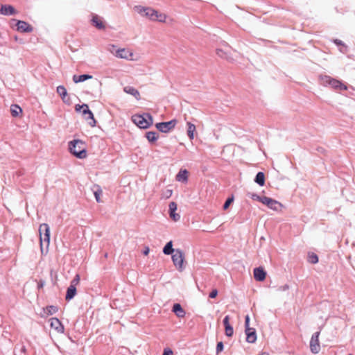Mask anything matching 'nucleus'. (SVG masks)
I'll return each mask as SVG.
<instances>
[{
	"mask_svg": "<svg viewBox=\"0 0 355 355\" xmlns=\"http://www.w3.org/2000/svg\"><path fill=\"white\" fill-rule=\"evenodd\" d=\"M84 142L79 139H74L69 142V150L71 155L78 159H84L87 157V149L84 147L78 146V144L84 145Z\"/></svg>",
	"mask_w": 355,
	"mask_h": 355,
	"instance_id": "obj_3",
	"label": "nucleus"
},
{
	"mask_svg": "<svg viewBox=\"0 0 355 355\" xmlns=\"http://www.w3.org/2000/svg\"><path fill=\"white\" fill-rule=\"evenodd\" d=\"M75 111L76 112H81L82 115L86 120H90L89 121V124L91 127H95L96 125L97 121L95 119L94 115L92 110L89 109V105L87 104H76L75 105Z\"/></svg>",
	"mask_w": 355,
	"mask_h": 355,
	"instance_id": "obj_4",
	"label": "nucleus"
},
{
	"mask_svg": "<svg viewBox=\"0 0 355 355\" xmlns=\"http://www.w3.org/2000/svg\"><path fill=\"white\" fill-rule=\"evenodd\" d=\"M134 10L135 12H138L143 17H146L149 18L150 20L154 21L155 17H157V10L150 8V7H144L142 6H135L134 7Z\"/></svg>",
	"mask_w": 355,
	"mask_h": 355,
	"instance_id": "obj_6",
	"label": "nucleus"
},
{
	"mask_svg": "<svg viewBox=\"0 0 355 355\" xmlns=\"http://www.w3.org/2000/svg\"><path fill=\"white\" fill-rule=\"evenodd\" d=\"M261 203L267 206L269 209L274 211H278L280 208L282 207V205L281 202L268 196H264V198Z\"/></svg>",
	"mask_w": 355,
	"mask_h": 355,
	"instance_id": "obj_10",
	"label": "nucleus"
},
{
	"mask_svg": "<svg viewBox=\"0 0 355 355\" xmlns=\"http://www.w3.org/2000/svg\"><path fill=\"white\" fill-rule=\"evenodd\" d=\"M245 341L248 343H254L257 339L256 329L253 327L245 329Z\"/></svg>",
	"mask_w": 355,
	"mask_h": 355,
	"instance_id": "obj_17",
	"label": "nucleus"
},
{
	"mask_svg": "<svg viewBox=\"0 0 355 355\" xmlns=\"http://www.w3.org/2000/svg\"><path fill=\"white\" fill-rule=\"evenodd\" d=\"M250 316H249V315H246L245 316V322H244L245 329L251 328L250 327Z\"/></svg>",
	"mask_w": 355,
	"mask_h": 355,
	"instance_id": "obj_45",
	"label": "nucleus"
},
{
	"mask_svg": "<svg viewBox=\"0 0 355 355\" xmlns=\"http://www.w3.org/2000/svg\"><path fill=\"white\" fill-rule=\"evenodd\" d=\"M39 234L40 239L41 248L42 249V242L46 243L48 247L50 243L51 232L50 227L47 223H42L39 227Z\"/></svg>",
	"mask_w": 355,
	"mask_h": 355,
	"instance_id": "obj_7",
	"label": "nucleus"
},
{
	"mask_svg": "<svg viewBox=\"0 0 355 355\" xmlns=\"http://www.w3.org/2000/svg\"><path fill=\"white\" fill-rule=\"evenodd\" d=\"M189 171L186 168H181L175 176V180L182 183H187L189 179Z\"/></svg>",
	"mask_w": 355,
	"mask_h": 355,
	"instance_id": "obj_18",
	"label": "nucleus"
},
{
	"mask_svg": "<svg viewBox=\"0 0 355 355\" xmlns=\"http://www.w3.org/2000/svg\"><path fill=\"white\" fill-rule=\"evenodd\" d=\"M91 24L98 30H105L106 28L105 22L103 18L96 14H92Z\"/></svg>",
	"mask_w": 355,
	"mask_h": 355,
	"instance_id": "obj_11",
	"label": "nucleus"
},
{
	"mask_svg": "<svg viewBox=\"0 0 355 355\" xmlns=\"http://www.w3.org/2000/svg\"><path fill=\"white\" fill-rule=\"evenodd\" d=\"M320 331H316L315 332L310 340V349L311 352L313 354H318L320 349V343H319V336H320Z\"/></svg>",
	"mask_w": 355,
	"mask_h": 355,
	"instance_id": "obj_9",
	"label": "nucleus"
},
{
	"mask_svg": "<svg viewBox=\"0 0 355 355\" xmlns=\"http://www.w3.org/2000/svg\"><path fill=\"white\" fill-rule=\"evenodd\" d=\"M224 349V344L222 341H218L216 344V353L218 355Z\"/></svg>",
	"mask_w": 355,
	"mask_h": 355,
	"instance_id": "obj_38",
	"label": "nucleus"
},
{
	"mask_svg": "<svg viewBox=\"0 0 355 355\" xmlns=\"http://www.w3.org/2000/svg\"><path fill=\"white\" fill-rule=\"evenodd\" d=\"M13 21H15L16 30L21 33H31L33 30V27L26 21L15 19Z\"/></svg>",
	"mask_w": 355,
	"mask_h": 355,
	"instance_id": "obj_8",
	"label": "nucleus"
},
{
	"mask_svg": "<svg viewBox=\"0 0 355 355\" xmlns=\"http://www.w3.org/2000/svg\"><path fill=\"white\" fill-rule=\"evenodd\" d=\"M187 136L191 140H192L195 137V132L196 131V125L189 121H188L187 123Z\"/></svg>",
	"mask_w": 355,
	"mask_h": 355,
	"instance_id": "obj_27",
	"label": "nucleus"
},
{
	"mask_svg": "<svg viewBox=\"0 0 355 355\" xmlns=\"http://www.w3.org/2000/svg\"><path fill=\"white\" fill-rule=\"evenodd\" d=\"M95 189L93 191L95 199L97 202H101V196L102 194V189L100 186L94 185Z\"/></svg>",
	"mask_w": 355,
	"mask_h": 355,
	"instance_id": "obj_32",
	"label": "nucleus"
},
{
	"mask_svg": "<svg viewBox=\"0 0 355 355\" xmlns=\"http://www.w3.org/2000/svg\"><path fill=\"white\" fill-rule=\"evenodd\" d=\"M116 57L123 59H130L132 56V53L128 50L123 48L118 49L115 53Z\"/></svg>",
	"mask_w": 355,
	"mask_h": 355,
	"instance_id": "obj_21",
	"label": "nucleus"
},
{
	"mask_svg": "<svg viewBox=\"0 0 355 355\" xmlns=\"http://www.w3.org/2000/svg\"><path fill=\"white\" fill-rule=\"evenodd\" d=\"M333 43L336 44L337 46H343L345 49L347 48V46L345 44V43L339 39H334Z\"/></svg>",
	"mask_w": 355,
	"mask_h": 355,
	"instance_id": "obj_42",
	"label": "nucleus"
},
{
	"mask_svg": "<svg viewBox=\"0 0 355 355\" xmlns=\"http://www.w3.org/2000/svg\"><path fill=\"white\" fill-rule=\"evenodd\" d=\"M80 279V275L76 274L73 279L71 281L70 286H73L76 287V286L79 284Z\"/></svg>",
	"mask_w": 355,
	"mask_h": 355,
	"instance_id": "obj_40",
	"label": "nucleus"
},
{
	"mask_svg": "<svg viewBox=\"0 0 355 355\" xmlns=\"http://www.w3.org/2000/svg\"><path fill=\"white\" fill-rule=\"evenodd\" d=\"M165 122L166 123L168 131L170 132L171 130H173L175 127V125L178 123V121L175 119H173L170 121H165Z\"/></svg>",
	"mask_w": 355,
	"mask_h": 355,
	"instance_id": "obj_35",
	"label": "nucleus"
},
{
	"mask_svg": "<svg viewBox=\"0 0 355 355\" xmlns=\"http://www.w3.org/2000/svg\"><path fill=\"white\" fill-rule=\"evenodd\" d=\"M348 355H353L352 354H349Z\"/></svg>",
	"mask_w": 355,
	"mask_h": 355,
	"instance_id": "obj_54",
	"label": "nucleus"
},
{
	"mask_svg": "<svg viewBox=\"0 0 355 355\" xmlns=\"http://www.w3.org/2000/svg\"><path fill=\"white\" fill-rule=\"evenodd\" d=\"M149 252H150V248L148 246H146L144 248V249L143 250L142 253L144 255L146 256L149 254Z\"/></svg>",
	"mask_w": 355,
	"mask_h": 355,
	"instance_id": "obj_48",
	"label": "nucleus"
},
{
	"mask_svg": "<svg viewBox=\"0 0 355 355\" xmlns=\"http://www.w3.org/2000/svg\"><path fill=\"white\" fill-rule=\"evenodd\" d=\"M173 241H168L164 246V248L162 249V252L165 255H171L176 251V249L173 248Z\"/></svg>",
	"mask_w": 355,
	"mask_h": 355,
	"instance_id": "obj_24",
	"label": "nucleus"
},
{
	"mask_svg": "<svg viewBox=\"0 0 355 355\" xmlns=\"http://www.w3.org/2000/svg\"><path fill=\"white\" fill-rule=\"evenodd\" d=\"M95 81H96V83H97V84H98V85H101V83H100V82H98L96 79V80H95Z\"/></svg>",
	"mask_w": 355,
	"mask_h": 355,
	"instance_id": "obj_53",
	"label": "nucleus"
},
{
	"mask_svg": "<svg viewBox=\"0 0 355 355\" xmlns=\"http://www.w3.org/2000/svg\"><path fill=\"white\" fill-rule=\"evenodd\" d=\"M322 150H323V148H318V151L322 152Z\"/></svg>",
	"mask_w": 355,
	"mask_h": 355,
	"instance_id": "obj_51",
	"label": "nucleus"
},
{
	"mask_svg": "<svg viewBox=\"0 0 355 355\" xmlns=\"http://www.w3.org/2000/svg\"><path fill=\"white\" fill-rule=\"evenodd\" d=\"M132 121L140 129H148L153 124V117L148 112L136 114L132 116Z\"/></svg>",
	"mask_w": 355,
	"mask_h": 355,
	"instance_id": "obj_1",
	"label": "nucleus"
},
{
	"mask_svg": "<svg viewBox=\"0 0 355 355\" xmlns=\"http://www.w3.org/2000/svg\"><path fill=\"white\" fill-rule=\"evenodd\" d=\"M92 78L93 76L89 73H83L80 75H73L72 79L75 83H79L92 79Z\"/></svg>",
	"mask_w": 355,
	"mask_h": 355,
	"instance_id": "obj_22",
	"label": "nucleus"
},
{
	"mask_svg": "<svg viewBox=\"0 0 355 355\" xmlns=\"http://www.w3.org/2000/svg\"><path fill=\"white\" fill-rule=\"evenodd\" d=\"M254 278L257 282H263L267 275V272L262 266L256 267L253 270Z\"/></svg>",
	"mask_w": 355,
	"mask_h": 355,
	"instance_id": "obj_14",
	"label": "nucleus"
},
{
	"mask_svg": "<svg viewBox=\"0 0 355 355\" xmlns=\"http://www.w3.org/2000/svg\"><path fill=\"white\" fill-rule=\"evenodd\" d=\"M216 54L218 57H220L222 58H225L227 60L229 59V57L227 56V53L224 52L222 49H217Z\"/></svg>",
	"mask_w": 355,
	"mask_h": 355,
	"instance_id": "obj_41",
	"label": "nucleus"
},
{
	"mask_svg": "<svg viewBox=\"0 0 355 355\" xmlns=\"http://www.w3.org/2000/svg\"><path fill=\"white\" fill-rule=\"evenodd\" d=\"M51 328L55 329L58 333L63 334L64 327L62 322L55 317L51 318L50 320Z\"/></svg>",
	"mask_w": 355,
	"mask_h": 355,
	"instance_id": "obj_16",
	"label": "nucleus"
},
{
	"mask_svg": "<svg viewBox=\"0 0 355 355\" xmlns=\"http://www.w3.org/2000/svg\"><path fill=\"white\" fill-rule=\"evenodd\" d=\"M17 13L15 8L10 4H1L0 14L5 16H13Z\"/></svg>",
	"mask_w": 355,
	"mask_h": 355,
	"instance_id": "obj_12",
	"label": "nucleus"
},
{
	"mask_svg": "<svg viewBox=\"0 0 355 355\" xmlns=\"http://www.w3.org/2000/svg\"><path fill=\"white\" fill-rule=\"evenodd\" d=\"M322 85L325 87H330L336 91L347 90V86L342 80L334 78L330 76L322 75L320 76Z\"/></svg>",
	"mask_w": 355,
	"mask_h": 355,
	"instance_id": "obj_2",
	"label": "nucleus"
},
{
	"mask_svg": "<svg viewBox=\"0 0 355 355\" xmlns=\"http://www.w3.org/2000/svg\"><path fill=\"white\" fill-rule=\"evenodd\" d=\"M307 261L311 264H316L319 262L318 255L313 252H309L307 254Z\"/></svg>",
	"mask_w": 355,
	"mask_h": 355,
	"instance_id": "obj_30",
	"label": "nucleus"
},
{
	"mask_svg": "<svg viewBox=\"0 0 355 355\" xmlns=\"http://www.w3.org/2000/svg\"><path fill=\"white\" fill-rule=\"evenodd\" d=\"M218 294V291L216 288H214L209 294V297L211 299L216 298Z\"/></svg>",
	"mask_w": 355,
	"mask_h": 355,
	"instance_id": "obj_44",
	"label": "nucleus"
},
{
	"mask_svg": "<svg viewBox=\"0 0 355 355\" xmlns=\"http://www.w3.org/2000/svg\"><path fill=\"white\" fill-rule=\"evenodd\" d=\"M23 110L22 108L17 104H12L10 106V113L12 116L13 117H17L19 116Z\"/></svg>",
	"mask_w": 355,
	"mask_h": 355,
	"instance_id": "obj_29",
	"label": "nucleus"
},
{
	"mask_svg": "<svg viewBox=\"0 0 355 355\" xmlns=\"http://www.w3.org/2000/svg\"><path fill=\"white\" fill-rule=\"evenodd\" d=\"M254 181L260 187H263L266 182L265 173L262 171H259L254 179Z\"/></svg>",
	"mask_w": 355,
	"mask_h": 355,
	"instance_id": "obj_26",
	"label": "nucleus"
},
{
	"mask_svg": "<svg viewBox=\"0 0 355 355\" xmlns=\"http://www.w3.org/2000/svg\"><path fill=\"white\" fill-rule=\"evenodd\" d=\"M155 126L157 129L158 131H159L162 133L169 132L165 121L156 123Z\"/></svg>",
	"mask_w": 355,
	"mask_h": 355,
	"instance_id": "obj_31",
	"label": "nucleus"
},
{
	"mask_svg": "<svg viewBox=\"0 0 355 355\" xmlns=\"http://www.w3.org/2000/svg\"><path fill=\"white\" fill-rule=\"evenodd\" d=\"M234 200V196L233 194H232L230 196H229L226 199L225 202H224V204L223 205V209L224 210H227L229 208V207L230 206V205L232 203H233Z\"/></svg>",
	"mask_w": 355,
	"mask_h": 355,
	"instance_id": "obj_33",
	"label": "nucleus"
},
{
	"mask_svg": "<svg viewBox=\"0 0 355 355\" xmlns=\"http://www.w3.org/2000/svg\"><path fill=\"white\" fill-rule=\"evenodd\" d=\"M166 19V15L162 14V13H159L157 11V17H155L154 21L157 20V21H158L159 22H164V21H165Z\"/></svg>",
	"mask_w": 355,
	"mask_h": 355,
	"instance_id": "obj_39",
	"label": "nucleus"
},
{
	"mask_svg": "<svg viewBox=\"0 0 355 355\" xmlns=\"http://www.w3.org/2000/svg\"><path fill=\"white\" fill-rule=\"evenodd\" d=\"M171 259L179 272H182L185 269V255L182 250L176 248V251L171 254Z\"/></svg>",
	"mask_w": 355,
	"mask_h": 355,
	"instance_id": "obj_5",
	"label": "nucleus"
},
{
	"mask_svg": "<svg viewBox=\"0 0 355 355\" xmlns=\"http://www.w3.org/2000/svg\"><path fill=\"white\" fill-rule=\"evenodd\" d=\"M173 194V190L172 189H166L162 192V198L168 199L170 197H171Z\"/></svg>",
	"mask_w": 355,
	"mask_h": 355,
	"instance_id": "obj_36",
	"label": "nucleus"
},
{
	"mask_svg": "<svg viewBox=\"0 0 355 355\" xmlns=\"http://www.w3.org/2000/svg\"><path fill=\"white\" fill-rule=\"evenodd\" d=\"M76 294H77L76 287H75L73 286H69L67 288V292H66V295H65V300L67 302L71 301L72 299L74 298V297L76 295Z\"/></svg>",
	"mask_w": 355,
	"mask_h": 355,
	"instance_id": "obj_23",
	"label": "nucleus"
},
{
	"mask_svg": "<svg viewBox=\"0 0 355 355\" xmlns=\"http://www.w3.org/2000/svg\"><path fill=\"white\" fill-rule=\"evenodd\" d=\"M20 352L21 353H24V354L26 353L27 349H26V346L24 345H21V348H20Z\"/></svg>",
	"mask_w": 355,
	"mask_h": 355,
	"instance_id": "obj_50",
	"label": "nucleus"
},
{
	"mask_svg": "<svg viewBox=\"0 0 355 355\" xmlns=\"http://www.w3.org/2000/svg\"><path fill=\"white\" fill-rule=\"evenodd\" d=\"M172 312L180 318H184L186 315V311L182 308L180 303H174L172 306Z\"/></svg>",
	"mask_w": 355,
	"mask_h": 355,
	"instance_id": "obj_19",
	"label": "nucleus"
},
{
	"mask_svg": "<svg viewBox=\"0 0 355 355\" xmlns=\"http://www.w3.org/2000/svg\"><path fill=\"white\" fill-rule=\"evenodd\" d=\"M178 205L175 202H171L168 205V214L172 220L177 222L180 219V215L176 212Z\"/></svg>",
	"mask_w": 355,
	"mask_h": 355,
	"instance_id": "obj_15",
	"label": "nucleus"
},
{
	"mask_svg": "<svg viewBox=\"0 0 355 355\" xmlns=\"http://www.w3.org/2000/svg\"><path fill=\"white\" fill-rule=\"evenodd\" d=\"M58 311V307L55 305H49L43 308L45 316L52 315Z\"/></svg>",
	"mask_w": 355,
	"mask_h": 355,
	"instance_id": "obj_28",
	"label": "nucleus"
},
{
	"mask_svg": "<svg viewBox=\"0 0 355 355\" xmlns=\"http://www.w3.org/2000/svg\"><path fill=\"white\" fill-rule=\"evenodd\" d=\"M247 196H249L251 199H252L254 200H257L260 202H262V201L264 198V196H260L259 195H258L257 193H250V192H248L247 193Z\"/></svg>",
	"mask_w": 355,
	"mask_h": 355,
	"instance_id": "obj_34",
	"label": "nucleus"
},
{
	"mask_svg": "<svg viewBox=\"0 0 355 355\" xmlns=\"http://www.w3.org/2000/svg\"><path fill=\"white\" fill-rule=\"evenodd\" d=\"M145 137L150 145L156 143L159 139V134L156 131H147L145 133Z\"/></svg>",
	"mask_w": 355,
	"mask_h": 355,
	"instance_id": "obj_20",
	"label": "nucleus"
},
{
	"mask_svg": "<svg viewBox=\"0 0 355 355\" xmlns=\"http://www.w3.org/2000/svg\"><path fill=\"white\" fill-rule=\"evenodd\" d=\"M162 355H173V350L169 347L164 349Z\"/></svg>",
	"mask_w": 355,
	"mask_h": 355,
	"instance_id": "obj_46",
	"label": "nucleus"
},
{
	"mask_svg": "<svg viewBox=\"0 0 355 355\" xmlns=\"http://www.w3.org/2000/svg\"><path fill=\"white\" fill-rule=\"evenodd\" d=\"M56 92L60 96L64 103L68 105H70L71 104V101L70 98L68 96L67 89L64 87V85L58 86L56 88Z\"/></svg>",
	"mask_w": 355,
	"mask_h": 355,
	"instance_id": "obj_13",
	"label": "nucleus"
},
{
	"mask_svg": "<svg viewBox=\"0 0 355 355\" xmlns=\"http://www.w3.org/2000/svg\"><path fill=\"white\" fill-rule=\"evenodd\" d=\"M123 91L125 93L133 96L137 100H139L140 99L139 92L136 88H135L134 87L126 86V87H125L123 88Z\"/></svg>",
	"mask_w": 355,
	"mask_h": 355,
	"instance_id": "obj_25",
	"label": "nucleus"
},
{
	"mask_svg": "<svg viewBox=\"0 0 355 355\" xmlns=\"http://www.w3.org/2000/svg\"><path fill=\"white\" fill-rule=\"evenodd\" d=\"M289 288V286L288 284H284V286H281L279 288V290L282 291H285L286 290H288Z\"/></svg>",
	"mask_w": 355,
	"mask_h": 355,
	"instance_id": "obj_49",
	"label": "nucleus"
},
{
	"mask_svg": "<svg viewBox=\"0 0 355 355\" xmlns=\"http://www.w3.org/2000/svg\"><path fill=\"white\" fill-rule=\"evenodd\" d=\"M45 285V281L42 279H40L38 282H37V289L38 290H40L42 288H43V287Z\"/></svg>",
	"mask_w": 355,
	"mask_h": 355,
	"instance_id": "obj_47",
	"label": "nucleus"
},
{
	"mask_svg": "<svg viewBox=\"0 0 355 355\" xmlns=\"http://www.w3.org/2000/svg\"><path fill=\"white\" fill-rule=\"evenodd\" d=\"M230 315H227L225 316V318L223 320V324L224 328L232 325L230 322Z\"/></svg>",
	"mask_w": 355,
	"mask_h": 355,
	"instance_id": "obj_43",
	"label": "nucleus"
},
{
	"mask_svg": "<svg viewBox=\"0 0 355 355\" xmlns=\"http://www.w3.org/2000/svg\"><path fill=\"white\" fill-rule=\"evenodd\" d=\"M322 150H323V148H318V151L322 152Z\"/></svg>",
	"mask_w": 355,
	"mask_h": 355,
	"instance_id": "obj_52",
	"label": "nucleus"
},
{
	"mask_svg": "<svg viewBox=\"0 0 355 355\" xmlns=\"http://www.w3.org/2000/svg\"><path fill=\"white\" fill-rule=\"evenodd\" d=\"M225 334L227 337H232L234 334V328L232 325L225 328Z\"/></svg>",
	"mask_w": 355,
	"mask_h": 355,
	"instance_id": "obj_37",
	"label": "nucleus"
}]
</instances>
